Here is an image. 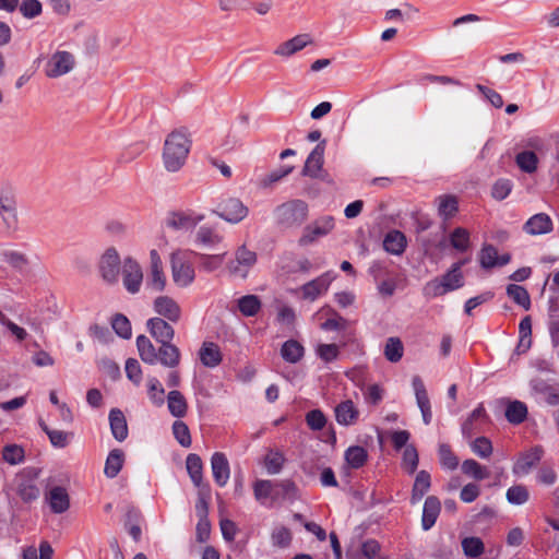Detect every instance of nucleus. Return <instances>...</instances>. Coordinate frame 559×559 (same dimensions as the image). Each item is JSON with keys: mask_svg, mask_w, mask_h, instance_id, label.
<instances>
[{"mask_svg": "<svg viewBox=\"0 0 559 559\" xmlns=\"http://www.w3.org/2000/svg\"><path fill=\"white\" fill-rule=\"evenodd\" d=\"M110 430L114 438L121 442L128 437V425L123 413L118 408H112L109 413Z\"/></svg>", "mask_w": 559, "mask_h": 559, "instance_id": "29", "label": "nucleus"}, {"mask_svg": "<svg viewBox=\"0 0 559 559\" xmlns=\"http://www.w3.org/2000/svg\"><path fill=\"white\" fill-rule=\"evenodd\" d=\"M120 266L121 259L117 249L115 247L105 249L98 260V271L102 278L109 284H116L119 278Z\"/></svg>", "mask_w": 559, "mask_h": 559, "instance_id": "6", "label": "nucleus"}, {"mask_svg": "<svg viewBox=\"0 0 559 559\" xmlns=\"http://www.w3.org/2000/svg\"><path fill=\"white\" fill-rule=\"evenodd\" d=\"M167 407L169 413L177 418L183 417L188 409L185 396L177 390H173L168 393Z\"/></svg>", "mask_w": 559, "mask_h": 559, "instance_id": "34", "label": "nucleus"}, {"mask_svg": "<svg viewBox=\"0 0 559 559\" xmlns=\"http://www.w3.org/2000/svg\"><path fill=\"white\" fill-rule=\"evenodd\" d=\"M186 467L194 486L200 487L203 479V464L201 457L194 453L189 454L186 460Z\"/></svg>", "mask_w": 559, "mask_h": 559, "instance_id": "39", "label": "nucleus"}, {"mask_svg": "<svg viewBox=\"0 0 559 559\" xmlns=\"http://www.w3.org/2000/svg\"><path fill=\"white\" fill-rule=\"evenodd\" d=\"M441 503L439 499L435 496H429L424 503L423 516H421V525L425 531L430 530L440 513Z\"/></svg>", "mask_w": 559, "mask_h": 559, "instance_id": "27", "label": "nucleus"}, {"mask_svg": "<svg viewBox=\"0 0 559 559\" xmlns=\"http://www.w3.org/2000/svg\"><path fill=\"white\" fill-rule=\"evenodd\" d=\"M204 219V215L194 211H174L166 217V226L177 231H190Z\"/></svg>", "mask_w": 559, "mask_h": 559, "instance_id": "13", "label": "nucleus"}, {"mask_svg": "<svg viewBox=\"0 0 559 559\" xmlns=\"http://www.w3.org/2000/svg\"><path fill=\"white\" fill-rule=\"evenodd\" d=\"M189 255L190 251L177 249L169 257L171 278L179 288L191 286L195 280V270Z\"/></svg>", "mask_w": 559, "mask_h": 559, "instance_id": "4", "label": "nucleus"}, {"mask_svg": "<svg viewBox=\"0 0 559 559\" xmlns=\"http://www.w3.org/2000/svg\"><path fill=\"white\" fill-rule=\"evenodd\" d=\"M404 346L399 337H389L384 346V357L390 362H397L402 359Z\"/></svg>", "mask_w": 559, "mask_h": 559, "instance_id": "46", "label": "nucleus"}, {"mask_svg": "<svg viewBox=\"0 0 559 559\" xmlns=\"http://www.w3.org/2000/svg\"><path fill=\"white\" fill-rule=\"evenodd\" d=\"M0 263L8 265L13 271L23 274L29 267V257L15 245L0 248Z\"/></svg>", "mask_w": 559, "mask_h": 559, "instance_id": "14", "label": "nucleus"}, {"mask_svg": "<svg viewBox=\"0 0 559 559\" xmlns=\"http://www.w3.org/2000/svg\"><path fill=\"white\" fill-rule=\"evenodd\" d=\"M74 67V56L69 51L58 50L49 57L45 66V74L48 78L56 79L68 74Z\"/></svg>", "mask_w": 559, "mask_h": 559, "instance_id": "9", "label": "nucleus"}, {"mask_svg": "<svg viewBox=\"0 0 559 559\" xmlns=\"http://www.w3.org/2000/svg\"><path fill=\"white\" fill-rule=\"evenodd\" d=\"M544 450L535 447L522 453L513 465L512 472L518 476L527 475L532 468L542 460Z\"/></svg>", "mask_w": 559, "mask_h": 559, "instance_id": "19", "label": "nucleus"}, {"mask_svg": "<svg viewBox=\"0 0 559 559\" xmlns=\"http://www.w3.org/2000/svg\"><path fill=\"white\" fill-rule=\"evenodd\" d=\"M124 454L121 450H111L106 459L104 473L107 477H116L122 468Z\"/></svg>", "mask_w": 559, "mask_h": 559, "instance_id": "36", "label": "nucleus"}, {"mask_svg": "<svg viewBox=\"0 0 559 559\" xmlns=\"http://www.w3.org/2000/svg\"><path fill=\"white\" fill-rule=\"evenodd\" d=\"M275 214L281 224L286 226L300 225L308 215V206L304 201L295 200L280 205Z\"/></svg>", "mask_w": 559, "mask_h": 559, "instance_id": "8", "label": "nucleus"}, {"mask_svg": "<svg viewBox=\"0 0 559 559\" xmlns=\"http://www.w3.org/2000/svg\"><path fill=\"white\" fill-rule=\"evenodd\" d=\"M358 385L362 390V394H364L366 403L371 404V405H377L382 401L384 390L379 384L374 383V384L368 385L366 388H364L360 384H358Z\"/></svg>", "mask_w": 559, "mask_h": 559, "instance_id": "60", "label": "nucleus"}, {"mask_svg": "<svg viewBox=\"0 0 559 559\" xmlns=\"http://www.w3.org/2000/svg\"><path fill=\"white\" fill-rule=\"evenodd\" d=\"M462 548L467 557H479L484 552V543L478 537H466L462 540Z\"/></svg>", "mask_w": 559, "mask_h": 559, "instance_id": "57", "label": "nucleus"}, {"mask_svg": "<svg viewBox=\"0 0 559 559\" xmlns=\"http://www.w3.org/2000/svg\"><path fill=\"white\" fill-rule=\"evenodd\" d=\"M532 345V320L528 316L524 317L519 324L518 354L526 353Z\"/></svg>", "mask_w": 559, "mask_h": 559, "instance_id": "33", "label": "nucleus"}, {"mask_svg": "<svg viewBox=\"0 0 559 559\" xmlns=\"http://www.w3.org/2000/svg\"><path fill=\"white\" fill-rule=\"evenodd\" d=\"M43 430L47 433L51 444L55 447V448H66L70 440L72 439L73 437V433L71 432H66V431H62V430H55V429H50L46 424L41 423L40 424Z\"/></svg>", "mask_w": 559, "mask_h": 559, "instance_id": "47", "label": "nucleus"}, {"mask_svg": "<svg viewBox=\"0 0 559 559\" xmlns=\"http://www.w3.org/2000/svg\"><path fill=\"white\" fill-rule=\"evenodd\" d=\"M507 294L510 298L514 300L518 305L523 307L524 309H528L531 306V299L527 290L519 285L510 284L507 287Z\"/></svg>", "mask_w": 559, "mask_h": 559, "instance_id": "53", "label": "nucleus"}, {"mask_svg": "<svg viewBox=\"0 0 559 559\" xmlns=\"http://www.w3.org/2000/svg\"><path fill=\"white\" fill-rule=\"evenodd\" d=\"M194 240L198 245L213 247L222 242L223 237L210 226H201L194 236Z\"/></svg>", "mask_w": 559, "mask_h": 559, "instance_id": "40", "label": "nucleus"}, {"mask_svg": "<svg viewBox=\"0 0 559 559\" xmlns=\"http://www.w3.org/2000/svg\"><path fill=\"white\" fill-rule=\"evenodd\" d=\"M345 461L350 468H360L368 459L367 450L359 445L349 447L344 454Z\"/></svg>", "mask_w": 559, "mask_h": 559, "instance_id": "41", "label": "nucleus"}, {"mask_svg": "<svg viewBox=\"0 0 559 559\" xmlns=\"http://www.w3.org/2000/svg\"><path fill=\"white\" fill-rule=\"evenodd\" d=\"M472 451L481 459H487L492 453V444L486 437L475 439L471 444Z\"/></svg>", "mask_w": 559, "mask_h": 559, "instance_id": "63", "label": "nucleus"}, {"mask_svg": "<svg viewBox=\"0 0 559 559\" xmlns=\"http://www.w3.org/2000/svg\"><path fill=\"white\" fill-rule=\"evenodd\" d=\"M511 257L509 253L498 255L497 249L491 246H484L479 253V262L484 269H490L495 266H502L510 262Z\"/></svg>", "mask_w": 559, "mask_h": 559, "instance_id": "24", "label": "nucleus"}, {"mask_svg": "<svg viewBox=\"0 0 559 559\" xmlns=\"http://www.w3.org/2000/svg\"><path fill=\"white\" fill-rule=\"evenodd\" d=\"M173 433L175 436V439L183 448H189L191 445L190 430L183 421L176 420L173 424Z\"/></svg>", "mask_w": 559, "mask_h": 559, "instance_id": "58", "label": "nucleus"}, {"mask_svg": "<svg viewBox=\"0 0 559 559\" xmlns=\"http://www.w3.org/2000/svg\"><path fill=\"white\" fill-rule=\"evenodd\" d=\"M146 385L150 401L155 406H162L165 402V390L159 380L155 377H150L147 378Z\"/></svg>", "mask_w": 559, "mask_h": 559, "instance_id": "45", "label": "nucleus"}, {"mask_svg": "<svg viewBox=\"0 0 559 559\" xmlns=\"http://www.w3.org/2000/svg\"><path fill=\"white\" fill-rule=\"evenodd\" d=\"M464 263L465 261L455 262L444 275L429 281L424 287V294L429 298H436L461 288L464 285Z\"/></svg>", "mask_w": 559, "mask_h": 559, "instance_id": "3", "label": "nucleus"}, {"mask_svg": "<svg viewBox=\"0 0 559 559\" xmlns=\"http://www.w3.org/2000/svg\"><path fill=\"white\" fill-rule=\"evenodd\" d=\"M281 354L286 361L295 364L301 359L304 347L297 341L290 340L283 344Z\"/></svg>", "mask_w": 559, "mask_h": 559, "instance_id": "48", "label": "nucleus"}, {"mask_svg": "<svg viewBox=\"0 0 559 559\" xmlns=\"http://www.w3.org/2000/svg\"><path fill=\"white\" fill-rule=\"evenodd\" d=\"M412 385L415 393L417 406L420 409L423 416V421L425 425H429L432 419V412L425 383L420 377L415 376L413 377Z\"/></svg>", "mask_w": 559, "mask_h": 559, "instance_id": "18", "label": "nucleus"}, {"mask_svg": "<svg viewBox=\"0 0 559 559\" xmlns=\"http://www.w3.org/2000/svg\"><path fill=\"white\" fill-rule=\"evenodd\" d=\"M215 214L227 223L238 224L248 216L249 209L240 199L228 197L219 202Z\"/></svg>", "mask_w": 559, "mask_h": 559, "instance_id": "7", "label": "nucleus"}, {"mask_svg": "<svg viewBox=\"0 0 559 559\" xmlns=\"http://www.w3.org/2000/svg\"><path fill=\"white\" fill-rule=\"evenodd\" d=\"M152 307L154 312L159 318L168 320L173 323H177L181 320L182 309L179 302L168 295H159L154 298Z\"/></svg>", "mask_w": 559, "mask_h": 559, "instance_id": "15", "label": "nucleus"}, {"mask_svg": "<svg viewBox=\"0 0 559 559\" xmlns=\"http://www.w3.org/2000/svg\"><path fill=\"white\" fill-rule=\"evenodd\" d=\"M169 322L159 317H154L146 321L148 333L158 344L173 342L175 330Z\"/></svg>", "mask_w": 559, "mask_h": 559, "instance_id": "17", "label": "nucleus"}, {"mask_svg": "<svg viewBox=\"0 0 559 559\" xmlns=\"http://www.w3.org/2000/svg\"><path fill=\"white\" fill-rule=\"evenodd\" d=\"M192 140L190 133L181 128L171 131L164 141L163 146V165L169 173L179 171L186 164Z\"/></svg>", "mask_w": 559, "mask_h": 559, "instance_id": "1", "label": "nucleus"}, {"mask_svg": "<svg viewBox=\"0 0 559 559\" xmlns=\"http://www.w3.org/2000/svg\"><path fill=\"white\" fill-rule=\"evenodd\" d=\"M199 357L201 362L209 368L218 366L222 361V353L217 344L213 342H203Z\"/></svg>", "mask_w": 559, "mask_h": 559, "instance_id": "28", "label": "nucleus"}, {"mask_svg": "<svg viewBox=\"0 0 559 559\" xmlns=\"http://www.w3.org/2000/svg\"><path fill=\"white\" fill-rule=\"evenodd\" d=\"M506 496H507V500L511 504L520 506V504H524L528 500L530 492L525 486L514 485L507 490Z\"/></svg>", "mask_w": 559, "mask_h": 559, "instance_id": "55", "label": "nucleus"}, {"mask_svg": "<svg viewBox=\"0 0 559 559\" xmlns=\"http://www.w3.org/2000/svg\"><path fill=\"white\" fill-rule=\"evenodd\" d=\"M438 204V214L443 219H449L453 217L459 210V202L454 195H440L436 199Z\"/></svg>", "mask_w": 559, "mask_h": 559, "instance_id": "38", "label": "nucleus"}, {"mask_svg": "<svg viewBox=\"0 0 559 559\" xmlns=\"http://www.w3.org/2000/svg\"><path fill=\"white\" fill-rule=\"evenodd\" d=\"M335 278L336 274L333 271H328L301 285L296 293L299 294L302 300L313 302L328 293Z\"/></svg>", "mask_w": 559, "mask_h": 559, "instance_id": "5", "label": "nucleus"}, {"mask_svg": "<svg viewBox=\"0 0 559 559\" xmlns=\"http://www.w3.org/2000/svg\"><path fill=\"white\" fill-rule=\"evenodd\" d=\"M136 347L142 361L148 365L160 364L164 367L175 368L179 365L181 354L179 348L169 343H159L156 349L151 340L145 335L136 337Z\"/></svg>", "mask_w": 559, "mask_h": 559, "instance_id": "2", "label": "nucleus"}, {"mask_svg": "<svg viewBox=\"0 0 559 559\" xmlns=\"http://www.w3.org/2000/svg\"><path fill=\"white\" fill-rule=\"evenodd\" d=\"M15 484L16 493L21 497L23 501L31 502L39 497V488L36 486L34 480L28 479L24 476H19L15 479Z\"/></svg>", "mask_w": 559, "mask_h": 559, "instance_id": "32", "label": "nucleus"}, {"mask_svg": "<svg viewBox=\"0 0 559 559\" xmlns=\"http://www.w3.org/2000/svg\"><path fill=\"white\" fill-rule=\"evenodd\" d=\"M325 150V141H321L309 154L305 167L304 174L313 178L320 177L322 170L323 157Z\"/></svg>", "mask_w": 559, "mask_h": 559, "instance_id": "23", "label": "nucleus"}, {"mask_svg": "<svg viewBox=\"0 0 559 559\" xmlns=\"http://www.w3.org/2000/svg\"><path fill=\"white\" fill-rule=\"evenodd\" d=\"M111 325L115 332L122 338H129L132 334L130 321L123 314H116Z\"/></svg>", "mask_w": 559, "mask_h": 559, "instance_id": "61", "label": "nucleus"}, {"mask_svg": "<svg viewBox=\"0 0 559 559\" xmlns=\"http://www.w3.org/2000/svg\"><path fill=\"white\" fill-rule=\"evenodd\" d=\"M419 462L418 452L413 444L405 448L402 457V467L409 475L414 474L417 469Z\"/></svg>", "mask_w": 559, "mask_h": 559, "instance_id": "52", "label": "nucleus"}, {"mask_svg": "<svg viewBox=\"0 0 559 559\" xmlns=\"http://www.w3.org/2000/svg\"><path fill=\"white\" fill-rule=\"evenodd\" d=\"M554 228L549 215L538 213L530 217L523 226V230L531 236H540L549 234Z\"/></svg>", "mask_w": 559, "mask_h": 559, "instance_id": "21", "label": "nucleus"}, {"mask_svg": "<svg viewBox=\"0 0 559 559\" xmlns=\"http://www.w3.org/2000/svg\"><path fill=\"white\" fill-rule=\"evenodd\" d=\"M326 312V314H331L323 323L320 324V329L323 331H340L345 330L347 326V320L342 316L336 313L330 307H323L317 316Z\"/></svg>", "mask_w": 559, "mask_h": 559, "instance_id": "37", "label": "nucleus"}, {"mask_svg": "<svg viewBox=\"0 0 559 559\" xmlns=\"http://www.w3.org/2000/svg\"><path fill=\"white\" fill-rule=\"evenodd\" d=\"M438 454L442 467L453 471L459 466V459L451 451L450 445L445 443L439 444Z\"/></svg>", "mask_w": 559, "mask_h": 559, "instance_id": "54", "label": "nucleus"}, {"mask_svg": "<svg viewBox=\"0 0 559 559\" xmlns=\"http://www.w3.org/2000/svg\"><path fill=\"white\" fill-rule=\"evenodd\" d=\"M272 543L276 547H288L292 542V533L285 526H276L272 532Z\"/></svg>", "mask_w": 559, "mask_h": 559, "instance_id": "62", "label": "nucleus"}, {"mask_svg": "<svg viewBox=\"0 0 559 559\" xmlns=\"http://www.w3.org/2000/svg\"><path fill=\"white\" fill-rule=\"evenodd\" d=\"M311 43L312 39L309 34H300L278 45L274 53L278 57L288 58Z\"/></svg>", "mask_w": 559, "mask_h": 559, "instance_id": "22", "label": "nucleus"}, {"mask_svg": "<svg viewBox=\"0 0 559 559\" xmlns=\"http://www.w3.org/2000/svg\"><path fill=\"white\" fill-rule=\"evenodd\" d=\"M257 253L248 249L245 245L237 248L235 258L229 262V272L239 278H246L250 270L255 265Z\"/></svg>", "mask_w": 559, "mask_h": 559, "instance_id": "10", "label": "nucleus"}, {"mask_svg": "<svg viewBox=\"0 0 559 559\" xmlns=\"http://www.w3.org/2000/svg\"><path fill=\"white\" fill-rule=\"evenodd\" d=\"M406 237L400 230L389 231L383 239V248L386 252L400 255L405 251Z\"/></svg>", "mask_w": 559, "mask_h": 559, "instance_id": "30", "label": "nucleus"}, {"mask_svg": "<svg viewBox=\"0 0 559 559\" xmlns=\"http://www.w3.org/2000/svg\"><path fill=\"white\" fill-rule=\"evenodd\" d=\"M211 468L215 483L219 487L226 486L230 477L229 463L226 455L222 452H215L211 457Z\"/></svg>", "mask_w": 559, "mask_h": 559, "instance_id": "20", "label": "nucleus"}, {"mask_svg": "<svg viewBox=\"0 0 559 559\" xmlns=\"http://www.w3.org/2000/svg\"><path fill=\"white\" fill-rule=\"evenodd\" d=\"M167 285L163 261L157 250L150 251V270L146 278V288L153 293H162Z\"/></svg>", "mask_w": 559, "mask_h": 559, "instance_id": "11", "label": "nucleus"}, {"mask_svg": "<svg viewBox=\"0 0 559 559\" xmlns=\"http://www.w3.org/2000/svg\"><path fill=\"white\" fill-rule=\"evenodd\" d=\"M334 228V218L332 216H323L308 225L299 239L301 246H308L318 238L330 234Z\"/></svg>", "mask_w": 559, "mask_h": 559, "instance_id": "16", "label": "nucleus"}, {"mask_svg": "<svg viewBox=\"0 0 559 559\" xmlns=\"http://www.w3.org/2000/svg\"><path fill=\"white\" fill-rule=\"evenodd\" d=\"M254 497L258 501L263 502L267 498L275 499V484L271 480H257L253 485Z\"/></svg>", "mask_w": 559, "mask_h": 559, "instance_id": "51", "label": "nucleus"}, {"mask_svg": "<svg viewBox=\"0 0 559 559\" xmlns=\"http://www.w3.org/2000/svg\"><path fill=\"white\" fill-rule=\"evenodd\" d=\"M359 411L353 401L346 400L335 407V419L342 426H352L357 423Z\"/></svg>", "mask_w": 559, "mask_h": 559, "instance_id": "25", "label": "nucleus"}, {"mask_svg": "<svg viewBox=\"0 0 559 559\" xmlns=\"http://www.w3.org/2000/svg\"><path fill=\"white\" fill-rule=\"evenodd\" d=\"M527 407L521 401L509 402L506 408V418L509 423L519 425L525 420Z\"/></svg>", "mask_w": 559, "mask_h": 559, "instance_id": "42", "label": "nucleus"}, {"mask_svg": "<svg viewBox=\"0 0 559 559\" xmlns=\"http://www.w3.org/2000/svg\"><path fill=\"white\" fill-rule=\"evenodd\" d=\"M47 500L53 513L60 514L70 508V498L66 488L56 486L48 492Z\"/></svg>", "mask_w": 559, "mask_h": 559, "instance_id": "26", "label": "nucleus"}, {"mask_svg": "<svg viewBox=\"0 0 559 559\" xmlns=\"http://www.w3.org/2000/svg\"><path fill=\"white\" fill-rule=\"evenodd\" d=\"M462 472L477 480H483L489 477L488 469L473 459L465 460L462 463Z\"/></svg>", "mask_w": 559, "mask_h": 559, "instance_id": "50", "label": "nucleus"}, {"mask_svg": "<svg viewBox=\"0 0 559 559\" xmlns=\"http://www.w3.org/2000/svg\"><path fill=\"white\" fill-rule=\"evenodd\" d=\"M284 455L277 451H270L264 459V465L269 474L275 475L281 472L284 464Z\"/></svg>", "mask_w": 559, "mask_h": 559, "instance_id": "56", "label": "nucleus"}, {"mask_svg": "<svg viewBox=\"0 0 559 559\" xmlns=\"http://www.w3.org/2000/svg\"><path fill=\"white\" fill-rule=\"evenodd\" d=\"M122 284L126 290L130 294L140 292L143 283V271L140 263L131 257H128L122 262L121 269Z\"/></svg>", "mask_w": 559, "mask_h": 559, "instance_id": "12", "label": "nucleus"}, {"mask_svg": "<svg viewBox=\"0 0 559 559\" xmlns=\"http://www.w3.org/2000/svg\"><path fill=\"white\" fill-rule=\"evenodd\" d=\"M515 163L522 171L533 174L537 170L538 157L532 151H523L516 155Z\"/></svg>", "mask_w": 559, "mask_h": 559, "instance_id": "44", "label": "nucleus"}, {"mask_svg": "<svg viewBox=\"0 0 559 559\" xmlns=\"http://www.w3.org/2000/svg\"><path fill=\"white\" fill-rule=\"evenodd\" d=\"M0 214L5 223H16L15 201L10 193H2L0 195Z\"/></svg>", "mask_w": 559, "mask_h": 559, "instance_id": "43", "label": "nucleus"}, {"mask_svg": "<svg viewBox=\"0 0 559 559\" xmlns=\"http://www.w3.org/2000/svg\"><path fill=\"white\" fill-rule=\"evenodd\" d=\"M124 369H126L127 378L130 381H132L133 384L139 386L142 381V369H141L139 361L134 358H129L126 361Z\"/></svg>", "mask_w": 559, "mask_h": 559, "instance_id": "64", "label": "nucleus"}, {"mask_svg": "<svg viewBox=\"0 0 559 559\" xmlns=\"http://www.w3.org/2000/svg\"><path fill=\"white\" fill-rule=\"evenodd\" d=\"M431 486V477L427 471H419L416 475L413 489L411 502L412 504L418 503L423 497L428 492Z\"/></svg>", "mask_w": 559, "mask_h": 559, "instance_id": "31", "label": "nucleus"}, {"mask_svg": "<svg viewBox=\"0 0 559 559\" xmlns=\"http://www.w3.org/2000/svg\"><path fill=\"white\" fill-rule=\"evenodd\" d=\"M450 245L459 252H466L471 248V234L466 228L456 227L449 235Z\"/></svg>", "mask_w": 559, "mask_h": 559, "instance_id": "35", "label": "nucleus"}, {"mask_svg": "<svg viewBox=\"0 0 559 559\" xmlns=\"http://www.w3.org/2000/svg\"><path fill=\"white\" fill-rule=\"evenodd\" d=\"M2 459L11 464H20L24 459V450L17 444H9L3 448Z\"/></svg>", "mask_w": 559, "mask_h": 559, "instance_id": "59", "label": "nucleus"}, {"mask_svg": "<svg viewBox=\"0 0 559 559\" xmlns=\"http://www.w3.org/2000/svg\"><path fill=\"white\" fill-rule=\"evenodd\" d=\"M239 311L246 317L255 316L261 309V301L255 295H246L238 300Z\"/></svg>", "mask_w": 559, "mask_h": 559, "instance_id": "49", "label": "nucleus"}]
</instances>
